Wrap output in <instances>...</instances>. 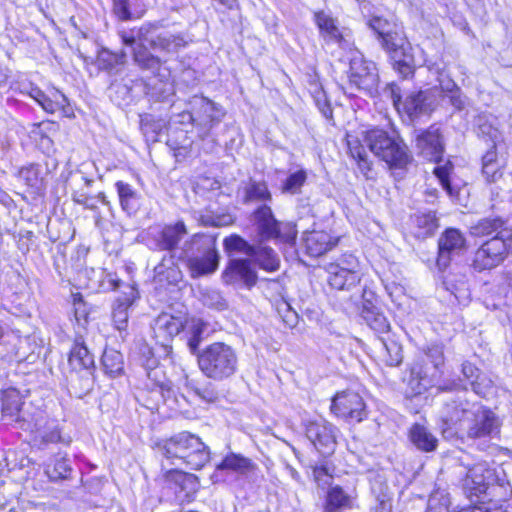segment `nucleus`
Returning a JSON list of instances; mask_svg holds the SVG:
<instances>
[{
    "label": "nucleus",
    "instance_id": "nucleus-25",
    "mask_svg": "<svg viewBox=\"0 0 512 512\" xmlns=\"http://www.w3.org/2000/svg\"><path fill=\"white\" fill-rule=\"evenodd\" d=\"M187 233L188 231L183 221L166 224L155 236L156 248L160 251H166L167 254L176 255V249Z\"/></svg>",
    "mask_w": 512,
    "mask_h": 512
},
{
    "label": "nucleus",
    "instance_id": "nucleus-29",
    "mask_svg": "<svg viewBox=\"0 0 512 512\" xmlns=\"http://www.w3.org/2000/svg\"><path fill=\"white\" fill-rule=\"evenodd\" d=\"M461 373L463 375L462 383L464 380L470 385L473 392L479 396H485L491 387V381L485 374L469 361H464L461 364Z\"/></svg>",
    "mask_w": 512,
    "mask_h": 512
},
{
    "label": "nucleus",
    "instance_id": "nucleus-53",
    "mask_svg": "<svg viewBox=\"0 0 512 512\" xmlns=\"http://www.w3.org/2000/svg\"><path fill=\"white\" fill-rule=\"evenodd\" d=\"M451 501L445 490L433 491L428 499L426 512H451Z\"/></svg>",
    "mask_w": 512,
    "mask_h": 512
},
{
    "label": "nucleus",
    "instance_id": "nucleus-19",
    "mask_svg": "<svg viewBox=\"0 0 512 512\" xmlns=\"http://www.w3.org/2000/svg\"><path fill=\"white\" fill-rule=\"evenodd\" d=\"M252 259L233 258L230 259L222 273L223 281L228 285H243L247 288L257 283V273L252 267Z\"/></svg>",
    "mask_w": 512,
    "mask_h": 512
},
{
    "label": "nucleus",
    "instance_id": "nucleus-41",
    "mask_svg": "<svg viewBox=\"0 0 512 512\" xmlns=\"http://www.w3.org/2000/svg\"><path fill=\"white\" fill-rule=\"evenodd\" d=\"M136 80L127 78L116 80L109 87V97L117 106H128L133 101V87Z\"/></svg>",
    "mask_w": 512,
    "mask_h": 512
},
{
    "label": "nucleus",
    "instance_id": "nucleus-28",
    "mask_svg": "<svg viewBox=\"0 0 512 512\" xmlns=\"http://www.w3.org/2000/svg\"><path fill=\"white\" fill-rule=\"evenodd\" d=\"M328 283L331 288L351 291L357 288L361 280L360 273H350L349 269H339L337 265H327Z\"/></svg>",
    "mask_w": 512,
    "mask_h": 512
},
{
    "label": "nucleus",
    "instance_id": "nucleus-46",
    "mask_svg": "<svg viewBox=\"0 0 512 512\" xmlns=\"http://www.w3.org/2000/svg\"><path fill=\"white\" fill-rule=\"evenodd\" d=\"M134 63L142 70L157 72L163 64L160 57L149 51L147 44L137 45L132 51Z\"/></svg>",
    "mask_w": 512,
    "mask_h": 512
},
{
    "label": "nucleus",
    "instance_id": "nucleus-8",
    "mask_svg": "<svg viewBox=\"0 0 512 512\" xmlns=\"http://www.w3.org/2000/svg\"><path fill=\"white\" fill-rule=\"evenodd\" d=\"M384 94L389 97L400 115L413 122L423 116H430L438 105L437 92L432 89L412 91L402 99V90L395 82L386 84Z\"/></svg>",
    "mask_w": 512,
    "mask_h": 512
},
{
    "label": "nucleus",
    "instance_id": "nucleus-6",
    "mask_svg": "<svg viewBox=\"0 0 512 512\" xmlns=\"http://www.w3.org/2000/svg\"><path fill=\"white\" fill-rule=\"evenodd\" d=\"M197 365L205 377L222 382L231 379L237 373L238 352L225 342H213L198 352Z\"/></svg>",
    "mask_w": 512,
    "mask_h": 512
},
{
    "label": "nucleus",
    "instance_id": "nucleus-31",
    "mask_svg": "<svg viewBox=\"0 0 512 512\" xmlns=\"http://www.w3.org/2000/svg\"><path fill=\"white\" fill-rule=\"evenodd\" d=\"M93 384V371L87 369L73 370L69 376V394L72 397L82 399L91 392Z\"/></svg>",
    "mask_w": 512,
    "mask_h": 512
},
{
    "label": "nucleus",
    "instance_id": "nucleus-33",
    "mask_svg": "<svg viewBox=\"0 0 512 512\" xmlns=\"http://www.w3.org/2000/svg\"><path fill=\"white\" fill-rule=\"evenodd\" d=\"M491 477V471L486 469L483 464L478 463L468 469L465 485L474 495L479 496L486 493Z\"/></svg>",
    "mask_w": 512,
    "mask_h": 512
},
{
    "label": "nucleus",
    "instance_id": "nucleus-43",
    "mask_svg": "<svg viewBox=\"0 0 512 512\" xmlns=\"http://www.w3.org/2000/svg\"><path fill=\"white\" fill-rule=\"evenodd\" d=\"M504 163L498 158L497 147H489L482 156V174L488 182H496L503 175Z\"/></svg>",
    "mask_w": 512,
    "mask_h": 512
},
{
    "label": "nucleus",
    "instance_id": "nucleus-50",
    "mask_svg": "<svg viewBox=\"0 0 512 512\" xmlns=\"http://www.w3.org/2000/svg\"><path fill=\"white\" fill-rule=\"evenodd\" d=\"M414 223L421 230V236L432 235L438 227V219L435 211L418 212L414 215Z\"/></svg>",
    "mask_w": 512,
    "mask_h": 512
},
{
    "label": "nucleus",
    "instance_id": "nucleus-57",
    "mask_svg": "<svg viewBox=\"0 0 512 512\" xmlns=\"http://www.w3.org/2000/svg\"><path fill=\"white\" fill-rule=\"evenodd\" d=\"M131 304L130 298H126L123 302L118 303V305L113 310V322L115 327L119 331H123L127 328L128 324V307Z\"/></svg>",
    "mask_w": 512,
    "mask_h": 512
},
{
    "label": "nucleus",
    "instance_id": "nucleus-36",
    "mask_svg": "<svg viewBox=\"0 0 512 512\" xmlns=\"http://www.w3.org/2000/svg\"><path fill=\"white\" fill-rule=\"evenodd\" d=\"M115 187L122 210L128 215L135 214L141 205V195L139 192L132 185L124 181H117Z\"/></svg>",
    "mask_w": 512,
    "mask_h": 512
},
{
    "label": "nucleus",
    "instance_id": "nucleus-15",
    "mask_svg": "<svg viewBox=\"0 0 512 512\" xmlns=\"http://www.w3.org/2000/svg\"><path fill=\"white\" fill-rule=\"evenodd\" d=\"M338 433L336 426L323 419L305 424L307 439L323 457L331 456L335 452Z\"/></svg>",
    "mask_w": 512,
    "mask_h": 512
},
{
    "label": "nucleus",
    "instance_id": "nucleus-42",
    "mask_svg": "<svg viewBox=\"0 0 512 512\" xmlns=\"http://www.w3.org/2000/svg\"><path fill=\"white\" fill-rule=\"evenodd\" d=\"M471 234L476 237L491 236L499 237L500 232L512 231L506 227V221L501 217H487L479 220L475 225L471 226Z\"/></svg>",
    "mask_w": 512,
    "mask_h": 512
},
{
    "label": "nucleus",
    "instance_id": "nucleus-64",
    "mask_svg": "<svg viewBox=\"0 0 512 512\" xmlns=\"http://www.w3.org/2000/svg\"><path fill=\"white\" fill-rule=\"evenodd\" d=\"M113 12L122 21H128L132 18L128 0H112Z\"/></svg>",
    "mask_w": 512,
    "mask_h": 512
},
{
    "label": "nucleus",
    "instance_id": "nucleus-32",
    "mask_svg": "<svg viewBox=\"0 0 512 512\" xmlns=\"http://www.w3.org/2000/svg\"><path fill=\"white\" fill-rule=\"evenodd\" d=\"M314 21L317 25L320 35L325 41L335 42L341 45L344 41L343 35L337 24V20L325 11H317L314 13Z\"/></svg>",
    "mask_w": 512,
    "mask_h": 512
},
{
    "label": "nucleus",
    "instance_id": "nucleus-60",
    "mask_svg": "<svg viewBox=\"0 0 512 512\" xmlns=\"http://www.w3.org/2000/svg\"><path fill=\"white\" fill-rule=\"evenodd\" d=\"M313 98L316 106L318 107L321 114L326 119H332L333 110L330 104V101L327 98L325 91L322 88H316L313 93Z\"/></svg>",
    "mask_w": 512,
    "mask_h": 512
},
{
    "label": "nucleus",
    "instance_id": "nucleus-14",
    "mask_svg": "<svg viewBox=\"0 0 512 512\" xmlns=\"http://www.w3.org/2000/svg\"><path fill=\"white\" fill-rule=\"evenodd\" d=\"M347 74L350 89L364 91L370 95L376 90L379 81L376 66L364 59L360 53H353L350 57Z\"/></svg>",
    "mask_w": 512,
    "mask_h": 512
},
{
    "label": "nucleus",
    "instance_id": "nucleus-22",
    "mask_svg": "<svg viewBox=\"0 0 512 512\" xmlns=\"http://www.w3.org/2000/svg\"><path fill=\"white\" fill-rule=\"evenodd\" d=\"M237 197L243 205L253 203L270 204L273 201L267 182L252 177L240 183L237 189Z\"/></svg>",
    "mask_w": 512,
    "mask_h": 512
},
{
    "label": "nucleus",
    "instance_id": "nucleus-20",
    "mask_svg": "<svg viewBox=\"0 0 512 512\" xmlns=\"http://www.w3.org/2000/svg\"><path fill=\"white\" fill-rule=\"evenodd\" d=\"M165 481L180 502H189L198 491L199 481L197 476L183 472L179 469H171L165 474Z\"/></svg>",
    "mask_w": 512,
    "mask_h": 512
},
{
    "label": "nucleus",
    "instance_id": "nucleus-21",
    "mask_svg": "<svg viewBox=\"0 0 512 512\" xmlns=\"http://www.w3.org/2000/svg\"><path fill=\"white\" fill-rule=\"evenodd\" d=\"M370 512H395L393 510V491L381 473H373L370 478Z\"/></svg>",
    "mask_w": 512,
    "mask_h": 512
},
{
    "label": "nucleus",
    "instance_id": "nucleus-26",
    "mask_svg": "<svg viewBox=\"0 0 512 512\" xmlns=\"http://www.w3.org/2000/svg\"><path fill=\"white\" fill-rule=\"evenodd\" d=\"M251 221L262 240H272L277 233L279 220L276 219L272 208L269 204L259 205L251 213Z\"/></svg>",
    "mask_w": 512,
    "mask_h": 512
},
{
    "label": "nucleus",
    "instance_id": "nucleus-44",
    "mask_svg": "<svg viewBox=\"0 0 512 512\" xmlns=\"http://www.w3.org/2000/svg\"><path fill=\"white\" fill-rule=\"evenodd\" d=\"M379 344L382 349V360L387 366L397 367L403 361V350L399 342L390 335L380 336Z\"/></svg>",
    "mask_w": 512,
    "mask_h": 512
},
{
    "label": "nucleus",
    "instance_id": "nucleus-1",
    "mask_svg": "<svg viewBox=\"0 0 512 512\" xmlns=\"http://www.w3.org/2000/svg\"><path fill=\"white\" fill-rule=\"evenodd\" d=\"M367 25L375 33L379 45L388 54L393 69L403 78L413 76L415 72L412 47L401 25L394 20L381 16H372Z\"/></svg>",
    "mask_w": 512,
    "mask_h": 512
},
{
    "label": "nucleus",
    "instance_id": "nucleus-63",
    "mask_svg": "<svg viewBox=\"0 0 512 512\" xmlns=\"http://www.w3.org/2000/svg\"><path fill=\"white\" fill-rule=\"evenodd\" d=\"M121 41L125 46L136 47L137 45H144L147 42H144L142 36L140 35V27L138 29H132L130 31H122L120 32Z\"/></svg>",
    "mask_w": 512,
    "mask_h": 512
},
{
    "label": "nucleus",
    "instance_id": "nucleus-45",
    "mask_svg": "<svg viewBox=\"0 0 512 512\" xmlns=\"http://www.w3.org/2000/svg\"><path fill=\"white\" fill-rule=\"evenodd\" d=\"M353 497L339 485L332 486L326 495L324 512H341L352 507Z\"/></svg>",
    "mask_w": 512,
    "mask_h": 512
},
{
    "label": "nucleus",
    "instance_id": "nucleus-27",
    "mask_svg": "<svg viewBox=\"0 0 512 512\" xmlns=\"http://www.w3.org/2000/svg\"><path fill=\"white\" fill-rule=\"evenodd\" d=\"M127 63V53L124 50L113 52L107 48L98 51L96 65L99 70L109 75L120 74Z\"/></svg>",
    "mask_w": 512,
    "mask_h": 512
},
{
    "label": "nucleus",
    "instance_id": "nucleus-62",
    "mask_svg": "<svg viewBox=\"0 0 512 512\" xmlns=\"http://www.w3.org/2000/svg\"><path fill=\"white\" fill-rule=\"evenodd\" d=\"M328 265H337L339 269H349L350 273L359 272V261L353 254H343L337 262Z\"/></svg>",
    "mask_w": 512,
    "mask_h": 512
},
{
    "label": "nucleus",
    "instance_id": "nucleus-3",
    "mask_svg": "<svg viewBox=\"0 0 512 512\" xmlns=\"http://www.w3.org/2000/svg\"><path fill=\"white\" fill-rule=\"evenodd\" d=\"M439 391H459L447 397L440 412L441 433L444 438L452 439L458 436L469 417H472L479 402L467 398V385L460 379H453L437 386Z\"/></svg>",
    "mask_w": 512,
    "mask_h": 512
},
{
    "label": "nucleus",
    "instance_id": "nucleus-24",
    "mask_svg": "<svg viewBox=\"0 0 512 512\" xmlns=\"http://www.w3.org/2000/svg\"><path fill=\"white\" fill-rule=\"evenodd\" d=\"M183 281L175 254H165L154 268V282L161 287H177Z\"/></svg>",
    "mask_w": 512,
    "mask_h": 512
},
{
    "label": "nucleus",
    "instance_id": "nucleus-59",
    "mask_svg": "<svg viewBox=\"0 0 512 512\" xmlns=\"http://www.w3.org/2000/svg\"><path fill=\"white\" fill-rule=\"evenodd\" d=\"M421 361H427L430 366L440 371V368L444 365V351L441 346L434 345L428 348L425 355L419 358Z\"/></svg>",
    "mask_w": 512,
    "mask_h": 512
},
{
    "label": "nucleus",
    "instance_id": "nucleus-16",
    "mask_svg": "<svg viewBox=\"0 0 512 512\" xmlns=\"http://www.w3.org/2000/svg\"><path fill=\"white\" fill-rule=\"evenodd\" d=\"M331 411L350 423H360L368 416L363 398L356 392L344 391L332 399Z\"/></svg>",
    "mask_w": 512,
    "mask_h": 512
},
{
    "label": "nucleus",
    "instance_id": "nucleus-4",
    "mask_svg": "<svg viewBox=\"0 0 512 512\" xmlns=\"http://www.w3.org/2000/svg\"><path fill=\"white\" fill-rule=\"evenodd\" d=\"M161 455L175 466L198 470L210 460V451L201 439L188 431H182L156 444Z\"/></svg>",
    "mask_w": 512,
    "mask_h": 512
},
{
    "label": "nucleus",
    "instance_id": "nucleus-13",
    "mask_svg": "<svg viewBox=\"0 0 512 512\" xmlns=\"http://www.w3.org/2000/svg\"><path fill=\"white\" fill-rule=\"evenodd\" d=\"M502 422L488 407L479 403L461 432L469 440L491 439L500 434Z\"/></svg>",
    "mask_w": 512,
    "mask_h": 512
},
{
    "label": "nucleus",
    "instance_id": "nucleus-5",
    "mask_svg": "<svg viewBox=\"0 0 512 512\" xmlns=\"http://www.w3.org/2000/svg\"><path fill=\"white\" fill-rule=\"evenodd\" d=\"M415 133L416 148L419 154L437 164L433 173L447 194L450 197H456L459 192L458 188L452 185L450 180L454 166L450 161L440 164L445 152L444 137L440 127L437 124H432L427 129L415 130Z\"/></svg>",
    "mask_w": 512,
    "mask_h": 512
},
{
    "label": "nucleus",
    "instance_id": "nucleus-38",
    "mask_svg": "<svg viewBox=\"0 0 512 512\" xmlns=\"http://www.w3.org/2000/svg\"><path fill=\"white\" fill-rule=\"evenodd\" d=\"M411 443L422 452L435 451L438 446V439L424 425L415 423L409 429Z\"/></svg>",
    "mask_w": 512,
    "mask_h": 512
},
{
    "label": "nucleus",
    "instance_id": "nucleus-35",
    "mask_svg": "<svg viewBox=\"0 0 512 512\" xmlns=\"http://www.w3.org/2000/svg\"><path fill=\"white\" fill-rule=\"evenodd\" d=\"M207 323L199 318H191L187 320L182 329L185 332L187 338V346L191 354L198 357V352H201L199 346L204 340V333L207 330Z\"/></svg>",
    "mask_w": 512,
    "mask_h": 512
},
{
    "label": "nucleus",
    "instance_id": "nucleus-48",
    "mask_svg": "<svg viewBox=\"0 0 512 512\" xmlns=\"http://www.w3.org/2000/svg\"><path fill=\"white\" fill-rule=\"evenodd\" d=\"M103 370L111 377H116L123 372V355L114 349H107L103 352L101 359Z\"/></svg>",
    "mask_w": 512,
    "mask_h": 512
},
{
    "label": "nucleus",
    "instance_id": "nucleus-39",
    "mask_svg": "<svg viewBox=\"0 0 512 512\" xmlns=\"http://www.w3.org/2000/svg\"><path fill=\"white\" fill-rule=\"evenodd\" d=\"M361 316L366 324L376 333L389 335L390 324L386 316L371 301L365 300Z\"/></svg>",
    "mask_w": 512,
    "mask_h": 512
},
{
    "label": "nucleus",
    "instance_id": "nucleus-9",
    "mask_svg": "<svg viewBox=\"0 0 512 512\" xmlns=\"http://www.w3.org/2000/svg\"><path fill=\"white\" fill-rule=\"evenodd\" d=\"M512 249V231L500 232L499 237H491L475 251L472 267L477 272L491 270L504 262Z\"/></svg>",
    "mask_w": 512,
    "mask_h": 512
},
{
    "label": "nucleus",
    "instance_id": "nucleus-30",
    "mask_svg": "<svg viewBox=\"0 0 512 512\" xmlns=\"http://www.w3.org/2000/svg\"><path fill=\"white\" fill-rule=\"evenodd\" d=\"M69 365L73 370L94 371L95 358L85 345L81 336L77 337L69 354Z\"/></svg>",
    "mask_w": 512,
    "mask_h": 512
},
{
    "label": "nucleus",
    "instance_id": "nucleus-37",
    "mask_svg": "<svg viewBox=\"0 0 512 512\" xmlns=\"http://www.w3.org/2000/svg\"><path fill=\"white\" fill-rule=\"evenodd\" d=\"M184 328V323L180 318L164 313L159 315L155 321L153 330L157 337L163 341H168L178 335Z\"/></svg>",
    "mask_w": 512,
    "mask_h": 512
},
{
    "label": "nucleus",
    "instance_id": "nucleus-47",
    "mask_svg": "<svg viewBox=\"0 0 512 512\" xmlns=\"http://www.w3.org/2000/svg\"><path fill=\"white\" fill-rule=\"evenodd\" d=\"M140 128L147 141L157 142L159 136L166 128V122L162 118H157L152 114L140 115Z\"/></svg>",
    "mask_w": 512,
    "mask_h": 512
},
{
    "label": "nucleus",
    "instance_id": "nucleus-18",
    "mask_svg": "<svg viewBox=\"0 0 512 512\" xmlns=\"http://www.w3.org/2000/svg\"><path fill=\"white\" fill-rule=\"evenodd\" d=\"M440 376L441 371H437L427 361L415 360L409 368L408 393L412 396L425 393L429 388L436 386Z\"/></svg>",
    "mask_w": 512,
    "mask_h": 512
},
{
    "label": "nucleus",
    "instance_id": "nucleus-49",
    "mask_svg": "<svg viewBox=\"0 0 512 512\" xmlns=\"http://www.w3.org/2000/svg\"><path fill=\"white\" fill-rule=\"evenodd\" d=\"M348 148L350 155L356 160L360 172L367 178H371L372 162L368 159L364 145L358 140L349 141Z\"/></svg>",
    "mask_w": 512,
    "mask_h": 512
},
{
    "label": "nucleus",
    "instance_id": "nucleus-17",
    "mask_svg": "<svg viewBox=\"0 0 512 512\" xmlns=\"http://www.w3.org/2000/svg\"><path fill=\"white\" fill-rule=\"evenodd\" d=\"M467 249L464 235L455 228L446 229L438 239V255L436 265L439 270H445L450 263L465 253Z\"/></svg>",
    "mask_w": 512,
    "mask_h": 512
},
{
    "label": "nucleus",
    "instance_id": "nucleus-10",
    "mask_svg": "<svg viewBox=\"0 0 512 512\" xmlns=\"http://www.w3.org/2000/svg\"><path fill=\"white\" fill-rule=\"evenodd\" d=\"M225 251L228 253H243L253 260L261 269L273 272L279 268V258L275 251L263 244L252 245L239 235L233 234L223 241Z\"/></svg>",
    "mask_w": 512,
    "mask_h": 512
},
{
    "label": "nucleus",
    "instance_id": "nucleus-55",
    "mask_svg": "<svg viewBox=\"0 0 512 512\" xmlns=\"http://www.w3.org/2000/svg\"><path fill=\"white\" fill-rule=\"evenodd\" d=\"M67 104V97L58 90L52 93V97L46 95L40 101L41 107L48 113H55L58 110L64 109Z\"/></svg>",
    "mask_w": 512,
    "mask_h": 512
},
{
    "label": "nucleus",
    "instance_id": "nucleus-12",
    "mask_svg": "<svg viewBox=\"0 0 512 512\" xmlns=\"http://www.w3.org/2000/svg\"><path fill=\"white\" fill-rule=\"evenodd\" d=\"M140 35L152 50L166 54H175L188 44L184 34L164 30L160 21L144 23L140 27Z\"/></svg>",
    "mask_w": 512,
    "mask_h": 512
},
{
    "label": "nucleus",
    "instance_id": "nucleus-58",
    "mask_svg": "<svg viewBox=\"0 0 512 512\" xmlns=\"http://www.w3.org/2000/svg\"><path fill=\"white\" fill-rule=\"evenodd\" d=\"M202 302L209 308L223 310L227 307V302L221 293L217 290L207 289L202 293Z\"/></svg>",
    "mask_w": 512,
    "mask_h": 512
},
{
    "label": "nucleus",
    "instance_id": "nucleus-23",
    "mask_svg": "<svg viewBox=\"0 0 512 512\" xmlns=\"http://www.w3.org/2000/svg\"><path fill=\"white\" fill-rule=\"evenodd\" d=\"M305 253L311 257H320L337 246L339 237L324 230L306 231L302 236Z\"/></svg>",
    "mask_w": 512,
    "mask_h": 512
},
{
    "label": "nucleus",
    "instance_id": "nucleus-34",
    "mask_svg": "<svg viewBox=\"0 0 512 512\" xmlns=\"http://www.w3.org/2000/svg\"><path fill=\"white\" fill-rule=\"evenodd\" d=\"M217 468L219 470H232L247 477L254 476L259 470L257 464L250 458L236 453L226 455Z\"/></svg>",
    "mask_w": 512,
    "mask_h": 512
},
{
    "label": "nucleus",
    "instance_id": "nucleus-54",
    "mask_svg": "<svg viewBox=\"0 0 512 512\" xmlns=\"http://www.w3.org/2000/svg\"><path fill=\"white\" fill-rule=\"evenodd\" d=\"M185 385L206 402H215L218 399V391L212 383H206L203 386H198L194 380H191L186 376Z\"/></svg>",
    "mask_w": 512,
    "mask_h": 512
},
{
    "label": "nucleus",
    "instance_id": "nucleus-40",
    "mask_svg": "<svg viewBox=\"0 0 512 512\" xmlns=\"http://www.w3.org/2000/svg\"><path fill=\"white\" fill-rule=\"evenodd\" d=\"M72 472L70 459L62 453H57L50 458L45 468L46 475L54 482L70 479Z\"/></svg>",
    "mask_w": 512,
    "mask_h": 512
},
{
    "label": "nucleus",
    "instance_id": "nucleus-52",
    "mask_svg": "<svg viewBox=\"0 0 512 512\" xmlns=\"http://www.w3.org/2000/svg\"><path fill=\"white\" fill-rule=\"evenodd\" d=\"M307 180V172L304 169L297 170L288 175V177L283 181L281 191L285 194H299L301 193V189L306 183Z\"/></svg>",
    "mask_w": 512,
    "mask_h": 512
},
{
    "label": "nucleus",
    "instance_id": "nucleus-11",
    "mask_svg": "<svg viewBox=\"0 0 512 512\" xmlns=\"http://www.w3.org/2000/svg\"><path fill=\"white\" fill-rule=\"evenodd\" d=\"M187 106L194 111L198 137L205 140L211 135L226 115L225 109L218 103L202 95H193L187 100Z\"/></svg>",
    "mask_w": 512,
    "mask_h": 512
},
{
    "label": "nucleus",
    "instance_id": "nucleus-56",
    "mask_svg": "<svg viewBox=\"0 0 512 512\" xmlns=\"http://www.w3.org/2000/svg\"><path fill=\"white\" fill-rule=\"evenodd\" d=\"M276 230L277 233L273 240H278L289 245L295 244L297 238V229L295 223L280 221Z\"/></svg>",
    "mask_w": 512,
    "mask_h": 512
},
{
    "label": "nucleus",
    "instance_id": "nucleus-7",
    "mask_svg": "<svg viewBox=\"0 0 512 512\" xmlns=\"http://www.w3.org/2000/svg\"><path fill=\"white\" fill-rule=\"evenodd\" d=\"M178 259L187 262L193 276H202L213 273L219 263L214 235L197 233L186 241Z\"/></svg>",
    "mask_w": 512,
    "mask_h": 512
},
{
    "label": "nucleus",
    "instance_id": "nucleus-61",
    "mask_svg": "<svg viewBox=\"0 0 512 512\" xmlns=\"http://www.w3.org/2000/svg\"><path fill=\"white\" fill-rule=\"evenodd\" d=\"M478 135L484 139L489 147H497V142L501 138L498 129L487 123L479 125Z\"/></svg>",
    "mask_w": 512,
    "mask_h": 512
},
{
    "label": "nucleus",
    "instance_id": "nucleus-51",
    "mask_svg": "<svg viewBox=\"0 0 512 512\" xmlns=\"http://www.w3.org/2000/svg\"><path fill=\"white\" fill-rule=\"evenodd\" d=\"M19 177L29 187L40 189L43 184L44 173L39 164H30L29 166L20 169Z\"/></svg>",
    "mask_w": 512,
    "mask_h": 512
},
{
    "label": "nucleus",
    "instance_id": "nucleus-2",
    "mask_svg": "<svg viewBox=\"0 0 512 512\" xmlns=\"http://www.w3.org/2000/svg\"><path fill=\"white\" fill-rule=\"evenodd\" d=\"M364 144L387 164L395 180L400 181L405 177L413 157L400 136L382 129H372L365 133Z\"/></svg>",
    "mask_w": 512,
    "mask_h": 512
}]
</instances>
